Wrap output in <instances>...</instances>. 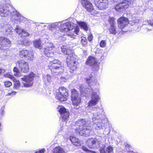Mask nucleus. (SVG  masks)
<instances>
[{
  "mask_svg": "<svg viewBox=\"0 0 153 153\" xmlns=\"http://www.w3.org/2000/svg\"><path fill=\"white\" fill-rule=\"evenodd\" d=\"M43 80L45 82H50L51 80V76L48 74H47L43 76Z\"/></svg>",
  "mask_w": 153,
  "mask_h": 153,
  "instance_id": "nucleus-31",
  "label": "nucleus"
},
{
  "mask_svg": "<svg viewBox=\"0 0 153 153\" xmlns=\"http://www.w3.org/2000/svg\"><path fill=\"white\" fill-rule=\"evenodd\" d=\"M106 43L105 41L102 40L101 42L100 45L101 47H104L106 46Z\"/></svg>",
  "mask_w": 153,
  "mask_h": 153,
  "instance_id": "nucleus-40",
  "label": "nucleus"
},
{
  "mask_svg": "<svg viewBox=\"0 0 153 153\" xmlns=\"http://www.w3.org/2000/svg\"><path fill=\"white\" fill-rule=\"evenodd\" d=\"M17 66H18L21 71L25 73L28 72L29 70L28 64L24 61L20 60L16 63Z\"/></svg>",
  "mask_w": 153,
  "mask_h": 153,
  "instance_id": "nucleus-15",
  "label": "nucleus"
},
{
  "mask_svg": "<svg viewBox=\"0 0 153 153\" xmlns=\"http://www.w3.org/2000/svg\"><path fill=\"white\" fill-rule=\"evenodd\" d=\"M53 152V153H65L63 149L60 146L54 148Z\"/></svg>",
  "mask_w": 153,
  "mask_h": 153,
  "instance_id": "nucleus-27",
  "label": "nucleus"
},
{
  "mask_svg": "<svg viewBox=\"0 0 153 153\" xmlns=\"http://www.w3.org/2000/svg\"><path fill=\"white\" fill-rule=\"evenodd\" d=\"M40 40H36L34 42V45L35 47L41 49L42 48V46L41 44Z\"/></svg>",
  "mask_w": 153,
  "mask_h": 153,
  "instance_id": "nucleus-28",
  "label": "nucleus"
},
{
  "mask_svg": "<svg viewBox=\"0 0 153 153\" xmlns=\"http://www.w3.org/2000/svg\"><path fill=\"white\" fill-rule=\"evenodd\" d=\"M49 68L52 74L56 73L57 74L62 72L64 69V67L62 66L61 62L57 59L51 62Z\"/></svg>",
  "mask_w": 153,
  "mask_h": 153,
  "instance_id": "nucleus-8",
  "label": "nucleus"
},
{
  "mask_svg": "<svg viewBox=\"0 0 153 153\" xmlns=\"http://www.w3.org/2000/svg\"><path fill=\"white\" fill-rule=\"evenodd\" d=\"M114 9L115 10L118 11H122L125 9L121 3L116 5Z\"/></svg>",
  "mask_w": 153,
  "mask_h": 153,
  "instance_id": "nucleus-29",
  "label": "nucleus"
},
{
  "mask_svg": "<svg viewBox=\"0 0 153 153\" xmlns=\"http://www.w3.org/2000/svg\"><path fill=\"white\" fill-rule=\"evenodd\" d=\"M54 48L53 44L49 42L48 43L45 49L44 53L47 57H50L53 56L54 53Z\"/></svg>",
  "mask_w": 153,
  "mask_h": 153,
  "instance_id": "nucleus-16",
  "label": "nucleus"
},
{
  "mask_svg": "<svg viewBox=\"0 0 153 153\" xmlns=\"http://www.w3.org/2000/svg\"><path fill=\"white\" fill-rule=\"evenodd\" d=\"M17 67H18V66H16V67H14L13 68V71L14 72H15L16 73V74H15V75L16 76H18V74H19V70L18 69Z\"/></svg>",
  "mask_w": 153,
  "mask_h": 153,
  "instance_id": "nucleus-41",
  "label": "nucleus"
},
{
  "mask_svg": "<svg viewBox=\"0 0 153 153\" xmlns=\"http://www.w3.org/2000/svg\"><path fill=\"white\" fill-rule=\"evenodd\" d=\"M61 79L62 80H63V81H64V82H65V78H64V77H62L61 78Z\"/></svg>",
  "mask_w": 153,
  "mask_h": 153,
  "instance_id": "nucleus-49",
  "label": "nucleus"
},
{
  "mask_svg": "<svg viewBox=\"0 0 153 153\" xmlns=\"http://www.w3.org/2000/svg\"><path fill=\"white\" fill-rule=\"evenodd\" d=\"M93 38V36L92 34H90L88 37V39L89 41H91Z\"/></svg>",
  "mask_w": 153,
  "mask_h": 153,
  "instance_id": "nucleus-44",
  "label": "nucleus"
},
{
  "mask_svg": "<svg viewBox=\"0 0 153 153\" xmlns=\"http://www.w3.org/2000/svg\"><path fill=\"white\" fill-rule=\"evenodd\" d=\"M30 43V42L28 41L27 40H25L23 42L22 44L25 46H27L29 45Z\"/></svg>",
  "mask_w": 153,
  "mask_h": 153,
  "instance_id": "nucleus-39",
  "label": "nucleus"
},
{
  "mask_svg": "<svg viewBox=\"0 0 153 153\" xmlns=\"http://www.w3.org/2000/svg\"><path fill=\"white\" fill-rule=\"evenodd\" d=\"M59 111L64 120L68 119L69 115V113L68 110L64 107H61L59 109Z\"/></svg>",
  "mask_w": 153,
  "mask_h": 153,
  "instance_id": "nucleus-20",
  "label": "nucleus"
},
{
  "mask_svg": "<svg viewBox=\"0 0 153 153\" xmlns=\"http://www.w3.org/2000/svg\"><path fill=\"white\" fill-rule=\"evenodd\" d=\"M125 9L127 8L133 3L131 0H124L121 3Z\"/></svg>",
  "mask_w": 153,
  "mask_h": 153,
  "instance_id": "nucleus-24",
  "label": "nucleus"
},
{
  "mask_svg": "<svg viewBox=\"0 0 153 153\" xmlns=\"http://www.w3.org/2000/svg\"><path fill=\"white\" fill-rule=\"evenodd\" d=\"M77 23L82 28L85 30L87 31L88 29V24L84 22H78Z\"/></svg>",
  "mask_w": 153,
  "mask_h": 153,
  "instance_id": "nucleus-25",
  "label": "nucleus"
},
{
  "mask_svg": "<svg viewBox=\"0 0 153 153\" xmlns=\"http://www.w3.org/2000/svg\"><path fill=\"white\" fill-rule=\"evenodd\" d=\"M109 32L111 34L115 35L117 33H118V31L116 30L115 26H111L109 29Z\"/></svg>",
  "mask_w": 153,
  "mask_h": 153,
  "instance_id": "nucleus-30",
  "label": "nucleus"
},
{
  "mask_svg": "<svg viewBox=\"0 0 153 153\" xmlns=\"http://www.w3.org/2000/svg\"><path fill=\"white\" fill-rule=\"evenodd\" d=\"M45 151V150L44 149H42L39 151H37L35 153H44Z\"/></svg>",
  "mask_w": 153,
  "mask_h": 153,
  "instance_id": "nucleus-42",
  "label": "nucleus"
},
{
  "mask_svg": "<svg viewBox=\"0 0 153 153\" xmlns=\"http://www.w3.org/2000/svg\"><path fill=\"white\" fill-rule=\"evenodd\" d=\"M5 72V70L4 69L0 68V74L3 73Z\"/></svg>",
  "mask_w": 153,
  "mask_h": 153,
  "instance_id": "nucleus-46",
  "label": "nucleus"
},
{
  "mask_svg": "<svg viewBox=\"0 0 153 153\" xmlns=\"http://www.w3.org/2000/svg\"><path fill=\"white\" fill-rule=\"evenodd\" d=\"M59 29L62 32L70 31V33L67 35L73 39L75 38L76 35L78 34L79 30L78 27L74 26L73 23L71 22L62 23L60 25Z\"/></svg>",
  "mask_w": 153,
  "mask_h": 153,
  "instance_id": "nucleus-5",
  "label": "nucleus"
},
{
  "mask_svg": "<svg viewBox=\"0 0 153 153\" xmlns=\"http://www.w3.org/2000/svg\"><path fill=\"white\" fill-rule=\"evenodd\" d=\"M71 100L72 104L74 109H78L80 107L81 98L79 93L75 89L71 90Z\"/></svg>",
  "mask_w": 153,
  "mask_h": 153,
  "instance_id": "nucleus-9",
  "label": "nucleus"
},
{
  "mask_svg": "<svg viewBox=\"0 0 153 153\" xmlns=\"http://www.w3.org/2000/svg\"><path fill=\"white\" fill-rule=\"evenodd\" d=\"M97 63V61L94 57L92 56H90L87 59L86 63L88 65H93Z\"/></svg>",
  "mask_w": 153,
  "mask_h": 153,
  "instance_id": "nucleus-22",
  "label": "nucleus"
},
{
  "mask_svg": "<svg viewBox=\"0 0 153 153\" xmlns=\"http://www.w3.org/2000/svg\"><path fill=\"white\" fill-rule=\"evenodd\" d=\"M4 85L7 87H10L12 85L11 82L9 81H6L4 82Z\"/></svg>",
  "mask_w": 153,
  "mask_h": 153,
  "instance_id": "nucleus-38",
  "label": "nucleus"
},
{
  "mask_svg": "<svg viewBox=\"0 0 153 153\" xmlns=\"http://www.w3.org/2000/svg\"><path fill=\"white\" fill-rule=\"evenodd\" d=\"M11 46V42L8 39L4 37H0V49L3 50H8Z\"/></svg>",
  "mask_w": 153,
  "mask_h": 153,
  "instance_id": "nucleus-14",
  "label": "nucleus"
},
{
  "mask_svg": "<svg viewBox=\"0 0 153 153\" xmlns=\"http://www.w3.org/2000/svg\"><path fill=\"white\" fill-rule=\"evenodd\" d=\"M68 90L64 87L59 88L58 92L56 93V97L61 101H65L68 95Z\"/></svg>",
  "mask_w": 153,
  "mask_h": 153,
  "instance_id": "nucleus-10",
  "label": "nucleus"
},
{
  "mask_svg": "<svg viewBox=\"0 0 153 153\" xmlns=\"http://www.w3.org/2000/svg\"><path fill=\"white\" fill-rule=\"evenodd\" d=\"M29 36V34L25 30H22L21 36L22 37H27Z\"/></svg>",
  "mask_w": 153,
  "mask_h": 153,
  "instance_id": "nucleus-36",
  "label": "nucleus"
},
{
  "mask_svg": "<svg viewBox=\"0 0 153 153\" xmlns=\"http://www.w3.org/2000/svg\"><path fill=\"white\" fill-rule=\"evenodd\" d=\"M61 49L62 53L68 55L66 59L67 65L70 70L74 71L76 69L77 62H76V58L73 55V51L67 46H62Z\"/></svg>",
  "mask_w": 153,
  "mask_h": 153,
  "instance_id": "nucleus-4",
  "label": "nucleus"
},
{
  "mask_svg": "<svg viewBox=\"0 0 153 153\" xmlns=\"http://www.w3.org/2000/svg\"><path fill=\"white\" fill-rule=\"evenodd\" d=\"M96 5L100 9L102 10L105 9L108 6V0H103L98 2L95 3Z\"/></svg>",
  "mask_w": 153,
  "mask_h": 153,
  "instance_id": "nucleus-21",
  "label": "nucleus"
},
{
  "mask_svg": "<svg viewBox=\"0 0 153 153\" xmlns=\"http://www.w3.org/2000/svg\"><path fill=\"white\" fill-rule=\"evenodd\" d=\"M34 77V74L33 72H31L29 74L24 77L21 78L22 80L25 82H23L24 87H29L32 85L33 84V80Z\"/></svg>",
  "mask_w": 153,
  "mask_h": 153,
  "instance_id": "nucleus-13",
  "label": "nucleus"
},
{
  "mask_svg": "<svg viewBox=\"0 0 153 153\" xmlns=\"http://www.w3.org/2000/svg\"><path fill=\"white\" fill-rule=\"evenodd\" d=\"M115 1H117V2H119V1H120V0H115Z\"/></svg>",
  "mask_w": 153,
  "mask_h": 153,
  "instance_id": "nucleus-51",
  "label": "nucleus"
},
{
  "mask_svg": "<svg viewBox=\"0 0 153 153\" xmlns=\"http://www.w3.org/2000/svg\"><path fill=\"white\" fill-rule=\"evenodd\" d=\"M107 121L105 120V121H96V123L86 121L85 119H80L76 122L73 128L74 129L78 134H79L81 136L87 137L89 135L90 133L92 130L91 125L94 124V126L92 128H94L96 130L100 129H103L104 127L105 122Z\"/></svg>",
  "mask_w": 153,
  "mask_h": 153,
  "instance_id": "nucleus-1",
  "label": "nucleus"
},
{
  "mask_svg": "<svg viewBox=\"0 0 153 153\" xmlns=\"http://www.w3.org/2000/svg\"><path fill=\"white\" fill-rule=\"evenodd\" d=\"M109 24L111 25V26H115V22L114 18L113 17H111L109 18L108 20Z\"/></svg>",
  "mask_w": 153,
  "mask_h": 153,
  "instance_id": "nucleus-33",
  "label": "nucleus"
},
{
  "mask_svg": "<svg viewBox=\"0 0 153 153\" xmlns=\"http://www.w3.org/2000/svg\"><path fill=\"white\" fill-rule=\"evenodd\" d=\"M1 31L5 33L6 34H9L13 32V28L10 25L5 24H2L1 25Z\"/></svg>",
  "mask_w": 153,
  "mask_h": 153,
  "instance_id": "nucleus-18",
  "label": "nucleus"
},
{
  "mask_svg": "<svg viewBox=\"0 0 153 153\" xmlns=\"http://www.w3.org/2000/svg\"><path fill=\"white\" fill-rule=\"evenodd\" d=\"M0 15L2 17H10L11 21L16 24L22 22L25 19L15 9L10 5L8 6L0 5Z\"/></svg>",
  "mask_w": 153,
  "mask_h": 153,
  "instance_id": "nucleus-3",
  "label": "nucleus"
},
{
  "mask_svg": "<svg viewBox=\"0 0 153 153\" xmlns=\"http://www.w3.org/2000/svg\"><path fill=\"white\" fill-rule=\"evenodd\" d=\"M148 23L150 25H151L153 26V21H152L151 20L148 21Z\"/></svg>",
  "mask_w": 153,
  "mask_h": 153,
  "instance_id": "nucleus-45",
  "label": "nucleus"
},
{
  "mask_svg": "<svg viewBox=\"0 0 153 153\" xmlns=\"http://www.w3.org/2000/svg\"><path fill=\"white\" fill-rule=\"evenodd\" d=\"M81 43L83 46H86L87 45V41L85 37L83 36L81 37Z\"/></svg>",
  "mask_w": 153,
  "mask_h": 153,
  "instance_id": "nucleus-32",
  "label": "nucleus"
},
{
  "mask_svg": "<svg viewBox=\"0 0 153 153\" xmlns=\"http://www.w3.org/2000/svg\"><path fill=\"white\" fill-rule=\"evenodd\" d=\"M129 23L128 19L124 17H121L118 20V27L121 31L122 29L126 27Z\"/></svg>",
  "mask_w": 153,
  "mask_h": 153,
  "instance_id": "nucleus-17",
  "label": "nucleus"
},
{
  "mask_svg": "<svg viewBox=\"0 0 153 153\" xmlns=\"http://www.w3.org/2000/svg\"><path fill=\"white\" fill-rule=\"evenodd\" d=\"M22 30L20 28H19V27L18 26H16V28L15 29V30L16 32L18 33L20 35L21 33L22 34V30Z\"/></svg>",
  "mask_w": 153,
  "mask_h": 153,
  "instance_id": "nucleus-35",
  "label": "nucleus"
},
{
  "mask_svg": "<svg viewBox=\"0 0 153 153\" xmlns=\"http://www.w3.org/2000/svg\"><path fill=\"white\" fill-rule=\"evenodd\" d=\"M83 149L85 151H87L88 150L85 147H83Z\"/></svg>",
  "mask_w": 153,
  "mask_h": 153,
  "instance_id": "nucleus-48",
  "label": "nucleus"
},
{
  "mask_svg": "<svg viewBox=\"0 0 153 153\" xmlns=\"http://www.w3.org/2000/svg\"><path fill=\"white\" fill-rule=\"evenodd\" d=\"M86 82L89 85V88H85L84 85H80L79 86V89L81 94L85 92H91V99L88 102V105L89 106H94L98 103L100 99L99 96L97 94V92L93 91L91 85H96L97 83V80L93 76L92 74L88 75L86 78Z\"/></svg>",
  "mask_w": 153,
  "mask_h": 153,
  "instance_id": "nucleus-2",
  "label": "nucleus"
},
{
  "mask_svg": "<svg viewBox=\"0 0 153 153\" xmlns=\"http://www.w3.org/2000/svg\"><path fill=\"white\" fill-rule=\"evenodd\" d=\"M5 77L10 78L13 79L14 77L12 75H10L9 73H7L4 75Z\"/></svg>",
  "mask_w": 153,
  "mask_h": 153,
  "instance_id": "nucleus-37",
  "label": "nucleus"
},
{
  "mask_svg": "<svg viewBox=\"0 0 153 153\" xmlns=\"http://www.w3.org/2000/svg\"><path fill=\"white\" fill-rule=\"evenodd\" d=\"M106 151L108 153H113L114 152L113 147L111 146H108L106 149Z\"/></svg>",
  "mask_w": 153,
  "mask_h": 153,
  "instance_id": "nucleus-34",
  "label": "nucleus"
},
{
  "mask_svg": "<svg viewBox=\"0 0 153 153\" xmlns=\"http://www.w3.org/2000/svg\"><path fill=\"white\" fill-rule=\"evenodd\" d=\"M100 153H106L105 151L103 149H102L100 151Z\"/></svg>",
  "mask_w": 153,
  "mask_h": 153,
  "instance_id": "nucleus-47",
  "label": "nucleus"
},
{
  "mask_svg": "<svg viewBox=\"0 0 153 153\" xmlns=\"http://www.w3.org/2000/svg\"><path fill=\"white\" fill-rule=\"evenodd\" d=\"M70 140L74 145L76 146H79L80 145L79 140L74 136H70Z\"/></svg>",
  "mask_w": 153,
  "mask_h": 153,
  "instance_id": "nucleus-23",
  "label": "nucleus"
},
{
  "mask_svg": "<svg viewBox=\"0 0 153 153\" xmlns=\"http://www.w3.org/2000/svg\"><path fill=\"white\" fill-rule=\"evenodd\" d=\"M1 113L2 114L4 113V110L3 109H1Z\"/></svg>",
  "mask_w": 153,
  "mask_h": 153,
  "instance_id": "nucleus-50",
  "label": "nucleus"
},
{
  "mask_svg": "<svg viewBox=\"0 0 153 153\" xmlns=\"http://www.w3.org/2000/svg\"><path fill=\"white\" fill-rule=\"evenodd\" d=\"M92 110L96 111L95 112H93V116L92 117V122L96 123V121H105L107 120L105 116L104 115V112L102 108H99L98 106L94 107Z\"/></svg>",
  "mask_w": 153,
  "mask_h": 153,
  "instance_id": "nucleus-7",
  "label": "nucleus"
},
{
  "mask_svg": "<svg viewBox=\"0 0 153 153\" xmlns=\"http://www.w3.org/2000/svg\"><path fill=\"white\" fill-rule=\"evenodd\" d=\"M20 57L27 60L32 61L33 59L34 55L33 52L26 50H22L19 52Z\"/></svg>",
  "mask_w": 153,
  "mask_h": 153,
  "instance_id": "nucleus-12",
  "label": "nucleus"
},
{
  "mask_svg": "<svg viewBox=\"0 0 153 153\" xmlns=\"http://www.w3.org/2000/svg\"><path fill=\"white\" fill-rule=\"evenodd\" d=\"M101 137H97L96 138H91L87 141V144L89 148L96 149L99 146L101 142Z\"/></svg>",
  "mask_w": 153,
  "mask_h": 153,
  "instance_id": "nucleus-11",
  "label": "nucleus"
},
{
  "mask_svg": "<svg viewBox=\"0 0 153 153\" xmlns=\"http://www.w3.org/2000/svg\"><path fill=\"white\" fill-rule=\"evenodd\" d=\"M14 83V89L21 90L20 82L19 80H17L15 78L12 79Z\"/></svg>",
  "mask_w": 153,
  "mask_h": 153,
  "instance_id": "nucleus-26",
  "label": "nucleus"
},
{
  "mask_svg": "<svg viewBox=\"0 0 153 153\" xmlns=\"http://www.w3.org/2000/svg\"><path fill=\"white\" fill-rule=\"evenodd\" d=\"M81 2L83 7L87 11L91 12L94 10L93 7L91 3L87 0H82Z\"/></svg>",
  "mask_w": 153,
  "mask_h": 153,
  "instance_id": "nucleus-19",
  "label": "nucleus"
},
{
  "mask_svg": "<svg viewBox=\"0 0 153 153\" xmlns=\"http://www.w3.org/2000/svg\"><path fill=\"white\" fill-rule=\"evenodd\" d=\"M59 23H56L51 25L46 24L44 25L43 27L48 29V35L51 36H54L56 39L60 42L64 41L66 40V35L64 34L61 35L59 32H57V26H59Z\"/></svg>",
  "mask_w": 153,
  "mask_h": 153,
  "instance_id": "nucleus-6",
  "label": "nucleus"
},
{
  "mask_svg": "<svg viewBox=\"0 0 153 153\" xmlns=\"http://www.w3.org/2000/svg\"><path fill=\"white\" fill-rule=\"evenodd\" d=\"M16 93V92L15 91H12L11 93H9L6 95V96H13L15 95Z\"/></svg>",
  "mask_w": 153,
  "mask_h": 153,
  "instance_id": "nucleus-43",
  "label": "nucleus"
}]
</instances>
